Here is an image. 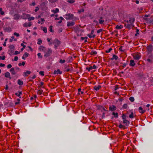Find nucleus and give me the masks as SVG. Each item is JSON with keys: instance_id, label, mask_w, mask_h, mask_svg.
Instances as JSON below:
<instances>
[{"instance_id": "nucleus-1", "label": "nucleus", "mask_w": 153, "mask_h": 153, "mask_svg": "<svg viewBox=\"0 0 153 153\" xmlns=\"http://www.w3.org/2000/svg\"><path fill=\"white\" fill-rule=\"evenodd\" d=\"M134 20L135 19L134 18H130L129 21H126L125 26L126 28L128 29H132L133 27L136 28L134 27V25H133V23Z\"/></svg>"}, {"instance_id": "nucleus-2", "label": "nucleus", "mask_w": 153, "mask_h": 153, "mask_svg": "<svg viewBox=\"0 0 153 153\" xmlns=\"http://www.w3.org/2000/svg\"><path fill=\"white\" fill-rule=\"evenodd\" d=\"M65 16L66 17H65V18L67 20L71 19L72 20H76V18L74 17V15L73 14L67 13L65 15Z\"/></svg>"}, {"instance_id": "nucleus-3", "label": "nucleus", "mask_w": 153, "mask_h": 153, "mask_svg": "<svg viewBox=\"0 0 153 153\" xmlns=\"http://www.w3.org/2000/svg\"><path fill=\"white\" fill-rule=\"evenodd\" d=\"M133 57L134 59L138 60L140 57V54L138 52H135L133 54Z\"/></svg>"}, {"instance_id": "nucleus-4", "label": "nucleus", "mask_w": 153, "mask_h": 153, "mask_svg": "<svg viewBox=\"0 0 153 153\" xmlns=\"http://www.w3.org/2000/svg\"><path fill=\"white\" fill-rule=\"evenodd\" d=\"M52 52V51L51 49L49 48L48 49V50L47 51H45V56L47 57L50 56Z\"/></svg>"}, {"instance_id": "nucleus-5", "label": "nucleus", "mask_w": 153, "mask_h": 153, "mask_svg": "<svg viewBox=\"0 0 153 153\" xmlns=\"http://www.w3.org/2000/svg\"><path fill=\"white\" fill-rule=\"evenodd\" d=\"M94 30H92L91 31V33L88 34L87 35L90 38H94L95 37V35L94 34Z\"/></svg>"}, {"instance_id": "nucleus-6", "label": "nucleus", "mask_w": 153, "mask_h": 153, "mask_svg": "<svg viewBox=\"0 0 153 153\" xmlns=\"http://www.w3.org/2000/svg\"><path fill=\"white\" fill-rule=\"evenodd\" d=\"M54 44L55 48H56L60 44V42L58 40L55 39L54 40Z\"/></svg>"}, {"instance_id": "nucleus-7", "label": "nucleus", "mask_w": 153, "mask_h": 153, "mask_svg": "<svg viewBox=\"0 0 153 153\" xmlns=\"http://www.w3.org/2000/svg\"><path fill=\"white\" fill-rule=\"evenodd\" d=\"M75 32L77 36H80L82 35V32L80 29H76Z\"/></svg>"}, {"instance_id": "nucleus-8", "label": "nucleus", "mask_w": 153, "mask_h": 153, "mask_svg": "<svg viewBox=\"0 0 153 153\" xmlns=\"http://www.w3.org/2000/svg\"><path fill=\"white\" fill-rule=\"evenodd\" d=\"M138 110L139 112L141 114H143L146 111L145 110H143L142 107H140L139 108Z\"/></svg>"}, {"instance_id": "nucleus-9", "label": "nucleus", "mask_w": 153, "mask_h": 153, "mask_svg": "<svg viewBox=\"0 0 153 153\" xmlns=\"http://www.w3.org/2000/svg\"><path fill=\"white\" fill-rule=\"evenodd\" d=\"M29 14L23 13L22 16V18L24 19H26L28 18Z\"/></svg>"}, {"instance_id": "nucleus-10", "label": "nucleus", "mask_w": 153, "mask_h": 153, "mask_svg": "<svg viewBox=\"0 0 153 153\" xmlns=\"http://www.w3.org/2000/svg\"><path fill=\"white\" fill-rule=\"evenodd\" d=\"M62 72L59 69H57V70L54 71L53 74H62Z\"/></svg>"}, {"instance_id": "nucleus-11", "label": "nucleus", "mask_w": 153, "mask_h": 153, "mask_svg": "<svg viewBox=\"0 0 153 153\" xmlns=\"http://www.w3.org/2000/svg\"><path fill=\"white\" fill-rule=\"evenodd\" d=\"M123 123H124L125 126H128L129 124V121L126 120L124 119V120L123 121Z\"/></svg>"}, {"instance_id": "nucleus-12", "label": "nucleus", "mask_w": 153, "mask_h": 153, "mask_svg": "<svg viewBox=\"0 0 153 153\" xmlns=\"http://www.w3.org/2000/svg\"><path fill=\"white\" fill-rule=\"evenodd\" d=\"M74 24V22H68L67 23V26L68 27L72 26Z\"/></svg>"}, {"instance_id": "nucleus-13", "label": "nucleus", "mask_w": 153, "mask_h": 153, "mask_svg": "<svg viewBox=\"0 0 153 153\" xmlns=\"http://www.w3.org/2000/svg\"><path fill=\"white\" fill-rule=\"evenodd\" d=\"M29 54L27 52L25 53L22 57V59H25L27 57L29 56Z\"/></svg>"}, {"instance_id": "nucleus-14", "label": "nucleus", "mask_w": 153, "mask_h": 153, "mask_svg": "<svg viewBox=\"0 0 153 153\" xmlns=\"http://www.w3.org/2000/svg\"><path fill=\"white\" fill-rule=\"evenodd\" d=\"M116 107L115 105H111L110 106L109 110L110 111H114L116 110Z\"/></svg>"}, {"instance_id": "nucleus-15", "label": "nucleus", "mask_w": 153, "mask_h": 153, "mask_svg": "<svg viewBox=\"0 0 153 153\" xmlns=\"http://www.w3.org/2000/svg\"><path fill=\"white\" fill-rule=\"evenodd\" d=\"M31 72L30 71H27L24 73L23 76H27L28 75L30 74Z\"/></svg>"}, {"instance_id": "nucleus-16", "label": "nucleus", "mask_w": 153, "mask_h": 153, "mask_svg": "<svg viewBox=\"0 0 153 153\" xmlns=\"http://www.w3.org/2000/svg\"><path fill=\"white\" fill-rule=\"evenodd\" d=\"M22 92L21 91H18L17 93H16L15 94L20 98H21V95L22 94Z\"/></svg>"}, {"instance_id": "nucleus-17", "label": "nucleus", "mask_w": 153, "mask_h": 153, "mask_svg": "<svg viewBox=\"0 0 153 153\" xmlns=\"http://www.w3.org/2000/svg\"><path fill=\"white\" fill-rule=\"evenodd\" d=\"M148 22L149 23L151 24H153V18L151 17L150 19H147Z\"/></svg>"}, {"instance_id": "nucleus-18", "label": "nucleus", "mask_w": 153, "mask_h": 153, "mask_svg": "<svg viewBox=\"0 0 153 153\" xmlns=\"http://www.w3.org/2000/svg\"><path fill=\"white\" fill-rule=\"evenodd\" d=\"M10 72L12 74L15 75L16 74L15 69L14 68H12L10 70Z\"/></svg>"}, {"instance_id": "nucleus-19", "label": "nucleus", "mask_w": 153, "mask_h": 153, "mask_svg": "<svg viewBox=\"0 0 153 153\" xmlns=\"http://www.w3.org/2000/svg\"><path fill=\"white\" fill-rule=\"evenodd\" d=\"M59 11V10L58 8H56L55 10H51V12L54 13L55 14Z\"/></svg>"}, {"instance_id": "nucleus-20", "label": "nucleus", "mask_w": 153, "mask_h": 153, "mask_svg": "<svg viewBox=\"0 0 153 153\" xmlns=\"http://www.w3.org/2000/svg\"><path fill=\"white\" fill-rule=\"evenodd\" d=\"M4 76L6 77L10 78V74L9 72H7L5 73Z\"/></svg>"}, {"instance_id": "nucleus-21", "label": "nucleus", "mask_w": 153, "mask_h": 153, "mask_svg": "<svg viewBox=\"0 0 153 153\" xmlns=\"http://www.w3.org/2000/svg\"><path fill=\"white\" fill-rule=\"evenodd\" d=\"M101 88V86L100 85L98 86H95L94 87V89L96 91H98Z\"/></svg>"}, {"instance_id": "nucleus-22", "label": "nucleus", "mask_w": 153, "mask_h": 153, "mask_svg": "<svg viewBox=\"0 0 153 153\" xmlns=\"http://www.w3.org/2000/svg\"><path fill=\"white\" fill-rule=\"evenodd\" d=\"M31 25V24L30 22H29L28 23H25L23 24V26L25 27H27V26L30 27Z\"/></svg>"}, {"instance_id": "nucleus-23", "label": "nucleus", "mask_w": 153, "mask_h": 153, "mask_svg": "<svg viewBox=\"0 0 153 153\" xmlns=\"http://www.w3.org/2000/svg\"><path fill=\"white\" fill-rule=\"evenodd\" d=\"M20 16L18 14H16L14 15V19L15 20H17L20 18Z\"/></svg>"}, {"instance_id": "nucleus-24", "label": "nucleus", "mask_w": 153, "mask_h": 153, "mask_svg": "<svg viewBox=\"0 0 153 153\" xmlns=\"http://www.w3.org/2000/svg\"><path fill=\"white\" fill-rule=\"evenodd\" d=\"M135 65V63H134V60H131L130 61V63L129 64L130 65L133 66Z\"/></svg>"}, {"instance_id": "nucleus-25", "label": "nucleus", "mask_w": 153, "mask_h": 153, "mask_svg": "<svg viewBox=\"0 0 153 153\" xmlns=\"http://www.w3.org/2000/svg\"><path fill=\"white\" fill-rule=\"evenodd\" d=\"M39 49L40 51H43L45 52V48L42 46H40L39 48Z\"/></svg>"}, {"instance_id": "nucleus-26", "label": "nucleus", "mask_w": 153, "mask_h": 153, "mask_svg": "<svg viewBox=\"0 0 153 153\" xmlns=\"http://www.w3.org/2000/svg\"><path fill=\"white\" fill-rule=\"evenodd\" d=\"M13 41H16V39L13 36H12L10 39H9V41L10 42H11Z\"/></svg>"}, {"instance_id": "nucleus-27", "label": "nucleus", "mask_w": 153, "mask_h": 153, "mask_svg": "<svg viewBox=\"0 0 153 153\" xmlns=\"http://www.w3.org/2000/svg\"><path fill=\"white\" fill-rule=\"evenodd\" d=\"M30 15L29 14L28 18V19L29 21H30L32 20H33L34 19V17H30Z\"/></svg>"}, {"instance_id": "nucleus-28", "label": "nucleus", "mask_w": 153, "mask_h": 153, "mask_svg": "<svg viewBox=\"0 0 153 153\" xmlns=\"http://www.w3.org/2000/svg\"><path fill=\"white\" fill-rule=\"evenodd\" d=\"M123 26L122 25H117L116 26L115 29H122L123 28Z\"/></svg>"}, {"instance_id": "nucleus-29", "label": "nucleus", "mask_w": 153, "mask_h": 153, "mask_svg": "<svg viewBox=\"0 0 153 153\" xmlns=\"http://www.w3.org/2000/svg\"><path fill=\"white\" fill-rule=\"evenodd\" d=\"M118 57L116 55H114L113 56V58L111 59H114L115 60H117L118 59Z\"/></svg>"}, {"instance_id": "nucleus-30", "label": "nucleus", "mask_w": 153, "mask_h": 153, "mask_svg": "<svg viewBox=\"0 0 153 153\" xmlns=\"http://www.w3.org/2000/svg\"><path fill=\"white\" fill-rule=\"evenodd\" d=\"M18 83L19 85H21L23 84V82L20 80L19 79Z\"/></svg>"}, {"instance_id": "nucleus-31", "label": "nucleus", "mask_w": 153, "mask_h": 153, "mask_svg": "<svg viewBox=\"0 0 153 153\" xmlns=\"http://www.w3.org/2000/svg\"><path fill=\"white\" fill-rule=\"evenodd\" d=\"M112 114L114 116V117L116 118H117L118 117V114L117 113L113 112Z\"/></svg>"}, {"instance_id": "nucleus-32", "label": "nucleus", "mask_w": 153, "mask_h": 153, "mask_svg": "<svg viewBox=\"0 0 153 153\" xmlns=\"http://www.w3.org/2000/svg\"><path fill=\"white\" fill-rule=\"evenodd\" d=\"M119 127L120 128H123V129L125 128V126L124 125H123L121 124H120L119 126Z\"/></svg>"}, {"instance_id": "nucleus-33", "label": "nucleus", "mask_w": 153, "mask_h": 153, "mask_svg": "<svg viewBox=\"0 0 153 153\" xmlns=\"http://www.w3.org/2000/svg\"><path fill=\"white\" fill-rule=\"evenodd\" d=\"M129 117L130 118H132L134 117V114L133 112L131 113L129 115Z\"/></svg>"}, {"instance_id": "nucleus-34", "label": "nucleus", "mask_w": 153, "mask_h": 153, "mask_svg": "<svg viewBox=\"0 0 153 153\" xmlns=\"http://www.w3.org/2000/svg\"><path fill=\"white\" fill-rule=\"evenodd\" d=\"M102 19V18H101L99 20V23L101 24H102L104 22V21L103 20L101 19Z\"/></svg>"}, {"instance_id": "nucleus-35", "label": "nucleus", "mask_w": 153, "mask_h": 153, "mask_svg": "<svg viewBox=\"0 0 153 153\" xmlns=\"http://www.w3.org/2000/svg\"><path fill=\"white\" fill-rule=\"evenodd\" d=\"M97 53L96 51H91V55H96L97 54Z\"/></svg>"}, {"instance_id": "nucleus-36", "label": "nucleus", "mask_w": 153, "mask_h": 153, "mask_svg": "<svg viewBox=\"0 0 153 153\" xmlns=\"http://www.w3.org/2000/svg\"><path fill=\"white\" fill-rule=\"evenodd\" d=\"M43 92V91L42 90H39L38 91V94L39 95H41Z\"/></svg>"}, {"instance_id": "nucleus-37", "label": "nucleus", "mask_w": 153, "mask_h": 153, "mask_svg": "<svg viewBox=\"0 0 153 153\" xmlns=\"http://www.w3.org/2000/svg\"><path fill=\"white\" fill-rule=\"evenodd\" d=\"M20 101V100L19 99H18L16 100V101L15 102V104L16 105L19 103Z\"/></svg>"}, {"instance_id": "nucleus-38", "label": "nucleus", "mask_w": 153, "mask_h": 153, "mask_svg": "<svg viewBox=\"0 0 153 153\" xmlns=\"http://www.w3.org/2000/svg\"><path fill=\"white\" fill-rule=\"evenodd\" d=\"M75 0H68L67 2L70 3H73L75 2Z\"/></svg>"}, {"instance_id": "nucleus-39", "label": "nucleus", "mask_w": 153, "mask_h": 153, "mask_svg": "<svg viewBox=\"0 0 153 153\" xmlns=\"http://www.w3.org/2000/svg\"><path fill=\"white\" fill-rule=\"evenodd\" d=\"M129 100L131 102H133L134 100V98L133 97H131L129 98Z\"/></svg>"}, {"instance_id": "nucleus-40", "label": "nucleus", "mask_w": 153, "mask_h": 153, "mask_svg": "<svg viewBox=\"0 0 153 153\" xmlns=\"http://www.w3.org/2000/svg\"><path fill=\"white\" fill-rule=\"evenodd\" d=\"M128 105L126 104H125L123 105V109H126Z\"/></svg>"}, {"instance_id": "nucleus-41", "label": "nucleus", "mask_w": 153, "mask_h": 153, "mask_svg": "<svg viewBox=\"0 0 153 153\" xmlns=\"http://www.w3.org/2000/svg\"><path fill=\"white\" fill-rule=\"evenodd\" d=\"M42 43V40L40 39H39L38 40V42H37V44L38 45H40Z\"/></svg>"}, {"instance_id": "nucleus-42", "label": "nucleus", "mask_w": 153, "mask_h": 153, "mask_svg": "<svg viewBox=\"0 0 153 153\" xmlns=\"http://www.w3.org/2000/svg\"><path fill=\"white\" fill-rule=\"evenodd\" d=\"M0 13L1 15H3L4 13V12L2 11V9L1 8H0Z\"/></svg>"}, {"instance_id": "nucleus-43", "label": "nucleus", "mask_w": 153, "mask_h": 153, "mask_svg": "<svg viewBox=\"0 0 153 153\" xmlns=\"http://www.w3.org/2000/svg\"><path fill=\"white\" fill-rule=\"evenodd\" d=\"M86 69L88 71H90L91 70H92L93 69V68L92 66H91L89 67V68H87Z\"/></svg>"}, {"instance_id": "nucleus-44", "label": "nucleus", "mask_w": 153, "mask_h": 153, "mask_svg": "<svg viewBox=\"0 0 153 153\" xmlns=\"http://www.w3.org/2000/svg\"><path fill=\"white\" fill-rule=\"evenodd\" d=\"M5 58V56H0V59L2 60H4Z\"/></svg>"}, {"instance_id": "nucleus-45", "label": "nucleus", "mask_w": 153, "mask_h": 153, "mask_svg": "<svg viewBox=\"0 0 153 153\" xmlns=\"http://www.w3.org/2000/svg\"><path fill=\"white\" fill-rule=\"evenodd\" d=\"M84 9H82L80 10H78V13H80L84 12Z\"/></svg>"}, {"instance_id": "nucleus-46", "label": "nucleus", "mask_w": 153, "mask_h": 153, "mask_svg": "<svg viewBox=\"0 0 153 153\" xmlns=\"http://www.w3.org/2000/svg\"><path fill=\"white\" fill-rule=\"evenodd\" d=\"M58 0H48L51 3H53L56 2Z\"/></svg>"}, {"instance_id": "nucleus-47", "label": "nucleus", "mask_w": 153, "mask_h": 153, "mask_svg": "<svg viewBox=\"0 0 153 153\" xmlns=\"http://www.w3.org/2000/svg\"><path fill=\"white\" fill-rule=\"evenodd\" d=\"M59 62L61 63H63L65 62V60L63 59H60L59 60Z\"/></svg>"}, {"instance_id": "nucleus-48", "label": "nucleus", "mask_w": 153, "mask_h": 153, "mask_svg": "<svg viewBox=\"0 0 153 153\" xmlns=\"http://www.w3.org/2000/svg\"><path fill=\"white\" fill-rule=\"evenodd\" d=\"M39 74L42 76H44V72L43 71H40L39 72Z\"/></svg>"}, {"instance_id": "nucleus-49", "label": "nucleus", "mask_w": 153, "mask_h": 153, "mask_svg": "<svg viewBox=\"0 0 153 153\" xmlns=\"http://www.w3.org/2000/svg\"><path fill=\"white\" fill-rule=\"evenodd\" d=\"M37 56L38 57H39V58H42V56H41V53H38Z\"/></svg>"}, {"instance_id": "nucleus-50", "label": "nucleus", "mask_w": 153, "mask_h": 153, "mask_svg": "<svg viewBox=\"0 0 153 153\" xmlns=\"http://www.w3.org/2000/svg\"><path fill=\"white\" fill-rule=\"evenodd\" d=\"M81 39L82 40H83L84 39H88V37H81Z\"/></svg>"}, {"instance_id": "nucleus-51", "label": "nucleus", "mask_w": 153, "mask_h": 153, "mask_svg": "<svg viewBox=\"0 0 153 153\" xmlns=\"http://www.w3.org/2000/svg\"><path fill=\"white\" fill-rule=\"evenodd\" d=\"M14 35L16 36L17 37H18L19 36V34L18 33H14Z\"/></svg>"}, {"instance_id": "nucleus-52", "label": "nucleus", "mask_w": 153, "mask_h": 153, "mask_svg": "<svg viewBox=\"0 0 153 153\" xmlns=\"http://www.w3.org/2000/svg\"><path fill=\"white\" fill-rule=\"evenodd\" d=\"M19 53H20V52L18 51H16L15 52V53H14V54L15 55H16L18 54H19Z\"/></svg>"}, {"instance_id": "nucleus-53", "label": "nucleus", "mask_w": 153, "mask_h": 153, "mask_svg": "<svg viewBox=\"0 0 153 153\" xmlns=\"http://www.w3.org/2000/svg\"><path fill=\"white\" fill-rule=\"evenodd\" d=\"M39 10V8L38 7H36L35 8V9L34 10V11L35 12H36L38 10Z\"/></svg>"}, {"instance_id": "nucleus-54", "label": "nucleus", "mask_w": 153, "mask_h": 153, "mask_svg": "<svg viewBox=\"0 0 153 153\" xmlns=\"http://www.w3.org/2000/svg\"><path fill=\"white\" fill-rule=\"evenodd\" d=\"M12 65L11 64H9L7 66V68H11Z\"/></svg>"}, {"instance_id": "nucleus-55", "label": "nucleus", "mask_w": 153, "mask_h": 153, "mask_svg": "<svg viewBox=\"0 0 153 153\" xmlns=\"http://www.w3.org/2000/svg\"><path fill=\"white\" fill-rule=\"evenodd\" d=\"M18 59V57L17 56H15L14 59V60L17 61Z\"/></svg>"}, {"instance_id": "nucleus-56", "label": "nucleus", "mask_w": 153, "mask_h": 153, "mask_svg": "<svg viewBox=\"0 0 153 153\" xmlns=\"http://www.w3.org/2000/svg\"><path fill=\"white\" fill-rule=\"evenodd\" d=\"M112 50V49L111 48H109L108 51H106V53H109L111 52Z\"/></svg>"}, {"instance_id": "nucleus-57", "label": "nucleus", "mask_w": 153, "mask_h": 153, "mask_svg": "<svg viewBox=\"0 0 153 153\" xmlns=\"http://www.w3.org/2000/svg\"><path fill=\"white\" fill-rule=\"evenodd\" d=\"M104 30H102V29H99L97 31V33H100V32L102 31H103Z\"/></svg>"}, {"instance_id": "nucleus-58", "label": "nucleus", "mask_w": 153, "mask_h": 153, "mask_svg": "<svg viewBox=\"0 0 153 153\" xmlns=\"http://www.w3.org/2000/svg\"><path fill=\"white\" fill-rule=\"evenodd\" d=\"M138 31H139V30L137 29V31H136L137 33L135 35V36H137V35L138 34Z\"/></svg>"}, {"instance_id": "nucleus-59", "label": "nucleus", "mask_w": 153, "mask_h": 153, "mask_svg": "<svg viewBox=\"0 0 153 153\" xmlns=\"http://www.w3.org/2000/svg\"><path fill=\"white\" fill-rule=\"evenodd\" d=\"M21 46L23 47V48H25L26 47L25 45L24 44L22 43L21 45Z\"/></svg>"}, {"instance_id": "nucleus-60", "label": "nucleus", "mask_w": 153, "mask_h": 153, "mask_svg": "<svg viewBox=\"0 0 153 153\" xmlns=\"http://www.w3.org/2000/svg\"><path fill=\"white\" fill-rule=\"evenodd\" d=\"M5 66V65L3 63H0V67H4Z\"/></svg>"}, {"instance_id": "nucleus-61", "label": "nucleus", "mask_w": 153, "mask_h": 153, "mask_svg": "<svg viewBox=\"0 0 153 153\" xmlns=\"http://www.w3.org/2000/svg\"><path fill=\"white\" fill-rule=\"evenodd\" d=\"M36 4V3L35 2H32L30 5L34 6Z\"/></svg>"}, {"instance_id": "nucleus-62", "label": "nucleus", "mask_w": 153, "mask_h": 153, "mask_svg": "<svg viewBox=\"0 0 153 153\" xmlns=\"http://www.w3.org/2000/svg\"><path fill=\"white\" fill-rule=\"evenodd\" d=\"M93 69H95L97 68V67L95 65H94L92 66Z\"/></svg>"}, {"instance_id": "nucleus-63", "label": "nucleus", "mask_w": 153, "mask_h": 153, "mask_svg": "<svg viewBox=\"0 0 153 153\" xmlns=\"http://www.w3.org/2000/svg\"><path fill=\"white\" fill-rule=\"evenodd\" d=\"M36 77V75H34L33 76L31 77V78L32 79H35Z\"/></svg>"}, {"instance_id": "nucleus-64", "label": "nucleus", "mask_w": 153, "mask_h": 153, "mask_svg": "<svg viewBox=\"0 0 153 153\" xmlns=\"http://www.w3.org/2000/svg\"><path fill=\"white\" fill-rule=\"evenodd\" d=\"M14 48V46L13 45H10V46H9V48Z\"/></svg>"}]
</instances>
